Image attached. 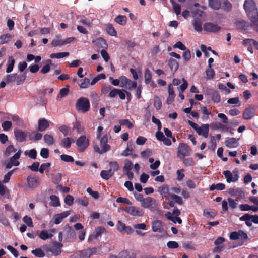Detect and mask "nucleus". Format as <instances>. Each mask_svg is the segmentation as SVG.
Masks as SVG:
<instances>
[{"mask_svg": "<svg viewBox=\"0 0 258 258\" xmlns=\"http://www.w3.org/2000/svg\"><path fill=\"white\" fill-rule=\"evenodd\" d=\"M12 126V123L10 121H5L2 123V127L4 131H9Z\"/></svg>", "mask_w": 258, "mask_h": 258, "instance_id": "55", "label": "nucleus"}, {"mask_svg": "<svg viewBox=\"0 0 258 258\" xmlns=\"http://www.w3.org/2000/svg\"><path fill=\"white\" fill-rule=\"evenodd\" d=\"M169 96L167 99V103L168 104H171L173 101L175 96L173 87L172 84L168 85V87Z\"/></svg>", "mask_w": 258, "mask_h": 258, "instance_id": "21", "label": "nucleus"}, {"mask_svg": "<svg viewBox=\"0 0 258 258\" xmlns=\"http://www.w3.org/2000/svg\"><path fill=\"white\" fill-rule=\"evenodd\" d=\"M190 148L185 143H180L178 148V156L181 159H183L185 156L190 155Z\"/></svg>", "mask_w": 258, "mask_h": 258, "instance_id": "6", "label": "nucleus"}, {"mask_svg": "<svg viewBox=\"0 0 258 258\" xmlns=\"http://www.w3.org/2000/svg\"><path fill=\"white\" fill-rule=\"evenodd\" d=\"M76 144L79 152H83L89 147L90 141L85 135H82L76 140Z\"/></svg>", "mask_w": 258, "mask_h": 258, "instance_id": "5", "label": "nucleus"}, {"mask_svg": "<svg viewBox=\"0 0 258 258\" xmlns=\"http://www.w3.org/2000/svg\"><path fill=\"white\" fill-rule=\"evenodd\" d=\"M53 236V234L48 233V231L46 230H42L39 234V238L43 240H46L48 239H50Z\"/></svg>", "mask_w": 258, "mask_h": 258, "instance_id": "26", "label": "nucleus"}, {"mask_svg": "<svg viewBox=\"0 0 258 258\" xmlns=\"http://www.w3.org/2000/svg\"><path fill=\"white\" fill-rule=\"evenodd\" d=\"M31 253L35 256L38 257H43L45 255V253L40 248L32 250Z\"/></svg>", "mask_w": 258, "mask_h": 258, "instance_id": "50", "label": "nucleus"}, {"mask_svg": "<svg viewBox=\"0 0 258 258\" xmlns=\"http://www.w3.org/2000/svg\"><path fill=\"white\" fill-rule=\"evenodd\" d=\"M119 123L121 125L126 126L129 129L134 127V124L128 119H121L119 120Z\"/></svg>", "mask_w": 258, "mask_h": 258, "instance_id": "52", "label": "nucleus"}, {"mask_svg": "<svg viewBox=\"0 0 258 258\" xmlns=\"http://www.w3.org/2000/svg\"><path fill=\"white\" fill-rule=\"evenodd\" d=\"M152 155V151L149 148H147L146 150L143 151L141 153V155L144 158H147Z\"/></svg>", "mask_w": 258, "mask_h": 258, "instance_id": "59", "label": "nucleus"}, {"mask_svg": "<svg viewBox=\"0 0 258 258\" xmlns=\"http://www.w3.org/2000/svg\"><path fill=\"white\" fill-rule=\"evenodd\" d=\"M69 89L68 86L61 89L57 96V98H62L67 96L69 94Z\"/></svg>", "mask_w": 258, "mask_h": 258, "instance_id": "51", "label": "nucleus"}, {"mask_svg": "<svg viewBox=\"0 0 258 258\" xmlns=\"http://www.w3.org/2000/svg\"><path fill=\"white\" fill-rule=\"evenodd\" d=\"M53 246L48 249L47 251H50L54 256L60 255L62 251L63 244L61 242L53 241Z\"/></svg>", "mask_w": 258, "mask_h": 258, "instance_id": "10", "label": "nucleus"}, {"mask_svg": "<svg viewBox=\"0 0 258 258\" xmlns=\"http://www.w3.org/2000/svg\"><path fill=\"white\" fill-rule=\"evenodd\" d=\"M165 217H166V218L167 219L171 220L174 223H176L177 222V218H179L178 216H172V214L170 212H168L167 213H166L165 214Z\"/></svg>", "mask_w": 258, "mask_h": 258, "instance_id": "61", "label": "nucleus"}, {"mask_svg": "<svg viewBox=\"0 0 258 258\" xmlns=\"http://www.w3.org/2000/svg\"><path fill=\"white\" fill-rule=\"evenodd\" d=\"M193 25L195 29L198 32H201L202 30V23L200 20H195Z\"/></svg>", "mask_w": 258, "mask_h": 258, "instance_id": "58", "label": "nucleus"}, {"mask_svg": "<svg viewBox=\"0 0 258 258\" xmlns=\"http://www.w3.org/2000/svg\"><path fill=\"white\" fill-rule=\"evenodd\" d=\"M158 191L161 195L166 198L168 196L169 193V188L167 185H164L159 187L158 188Z\"/></svg>", "mask_w": 258, "mask_h": 258, "instance_id": "36", "label": "nucleus"}, {"mask_svg": "<svg viewBox=\"0 0 258 258\" xmlns=\"http://www.w3.org/2000/svg\"><path fill=\"white\" fill-rule=\"evenodd\" d=\"M116 228L118 231L121 233H126L130 234L132 232V229L130 226H126L124 223L120 221H118L116 225Z\"/></svg>", "mask_w": 258, "mask_h": 258, "instance_id": "15", "label": "nucleus"}, {"mask_svg": "<svg viewBox=\"0 0 258 258\" xmlns=\"http://www.w3.org/2000/svg\"><path fill=\"white\" fill-rule=\"evenodd\" d=\"M75 107L76 109L83 113H86L90 110V102L88 98L80 97L76 102Z\"/></svg>", "mask_w": 258, "mask_h": 258, "instance_id": "2", "label": "nucleus"}, {"mask_svg": "<svg viewBox=\"0 0 258 258\" xmlns=\"http://www.w3.org/2000/svg\"><path fill=\"white\" fill-rule=\"evenodd\" d=\"M26 78V73H23L22 74L18 75L17 74L16 84L18 85H21L23 83Z\"/></svg>", "mask_w": 258, "mask_h": 258, "instance_id": "38", "label": "nucleus"}, {"mask_svg": "<svg viewBox=\"0 0 258 258\" xmlns=\"http://www.w3.org/2000/svg\"><path fill=\"white\" fill-rule=\"evenodd\" d=\"M106 31L108 34L112 36H116L117 34V32L114 29L113 25L111 24H108L106 26Z\"/></svg>", "mask_w": 258, "mask_h": 258, "instance_id": "41", "label": "nucleus"}, {"mask_svg": "<svg viewBox=\"0 0 258 258\" xmlns=\"http://www.w3.org/2000/svg\"><path fill=\"white\" fill-rule=\"evenodd\" d=\"M162 222L160 220L154 221L152 224V229L154 232H162Z\"/></svg>", "mask_w": 258, "mask_h": 258, "instance_id": "22", "label": "nucleus"}, {"mask_svg": "<svg viewBox=\"0 0 258 258\" xmlns=\"http://www.w3.org/2000/svg\"><path fill=\"white\" fill-rule=\"evenodd\" d=\"M50 199L51 200L50 203L51 206L53 207H58L60 206L59 199L57 196L55 195H51L50 196Z\"/></svg>", "mask_w": 258, "mask_h": 258, "instance_id": "33", "label": "nucleus"}, {"mask_svg": "<svg viewBox=\"0 0 258 258\" xmlns=\"http://www.w3.org/2000/svg\"><path fill=\"white\" fill-rule=\"evenodd\" d=\"M17 169V168L13 169V170L9 171L4 176V179L3 180V182L4 183H6L8 182L10 180V179L14 172L15 170Z\"/></svg>", "mask_w": 258, "mask_h": 258, "instance_id": "53", "label": "nucleus"}, {"mask_svg": "<svg viewBox=\"0 0 258 258\" xmlns=\"http://www.w3.org/2000/svg\"><path fill=\"white\" fill-rule=\"evenodd\" d=\"M26 156H28L32 159H35L37 157V151L35 149H32L30 151L26 150L24 152Z\"/></svg>", "mask_w": 258, "mask_h": 258, "instance_id": "40", "label": "nucleus"}, {"mask_svg": "<svg viewBox=\"0 0 258 258\" xmlns=\"http://www.w3.org/2000/svg\"><path fill=\"white\" fill-rule=\"evenodd\" d=\"M108 136L105 134L100 139L101 149L98 145H94L93 148L96 152L99 154H103L109 151L110 149V146L107 144Z\"/></svg>", "mask_w": 258, "mask_h": 258, "instance_id": "4", "label": "nucleus"}, {"mask_svg": "<svg viewBox=\"0 0 258 258\" xmlns=\"http://www.w3.org/2000/svg\"><path fill=\"white\" fill-rule=\"evenodd\" d=\"M59 130L63 134L64 136L70 135L71 130L66 125H61L58 127Z\"/></svg>", "mask_w": 258, "mask_h": 258, "instance_id": "35", "label": "nucleus"}, {"mask_svg": "<svg viewBox=\"0 0 258 258\" xmlns=\"http://www.w3.org/2000/svg\"><path fill=\"white\" fill-rule=\"evenodd\" d=\"M119 258H135V255L132 250H124L118 254Z\"/></svg>", "mask_w": 258, "mask_h": 258, "instance_id": "25", "label": "nucleus"}, {"mask_svg": "<svg viewBox=\"0 0 258 258\" xmlns=\"http://www.w3.org/2000/svg\"><path fill=\"white\" fill-rule=\"evenodd\" d=\"M244 9L247 15L254 26V29L258 32V10L253 0H245Z\"/></svg>", "mask_w": 258, "mask_h": 258, "instance_id": "1", "label": "nucleus"}, {"mask_svg": "<svg viewBox=\"0 0 258 258\" xmlns=\"http://www.w3.org/2000/svg\"><path fill=\"white\" fill-rule=\"evenodd\" d=\"M168 64L172 72H176L178 68V63L175 59L172 58L170 59L168 61Z\"/></svg>", "mask_w": 258, "mask_h": 258, "instance_id": "28", "label": "nucleus"}, {"mask_svg": "<svg viewBox=\"0 0 258 258\" xmlns=\"http://www.w3.org/2000/svg\"><path fill=\"white\" fill-rule=\"evenodd\" d=\"M114 174L111 170H102L100 173V176L105 180H108Z\"/></svg>", "mask_w": 258, "mask_h": 258, "instance_id": "29", "label": "nucleus"}, {"mask_svg": "<svg viewBox=\"0 0 258 258\" xmlns=\"http://www.w3.org/2000/svg\"><path fill=\"white\" fill-rule=\"evenodd\" d=\"M225 185L224 184L222 183H219L216 184H212L210 187L209 190L210 191H213L215 189H217L218 190H223L225 189Z\"/></svg>", "mask_w": 258, "mask_h": 258, "instance_id": "34", "label": "nucleus"}, {"mask_svg": "<svg viewBox=\"0 0 258 258\" xmlns=\"http://www.w3.org/2000/svg\"><path fill=\"white\" fill-rule=\"evenodd\" d=\"M235 24L236 28L240 31L247 30L252 26L254 28V26L251 22L250 24L249 22L242 19L236 20Z\"/></svg>", "mask_w": 258, "mask_h": 258, "instance_id": "8", "label": "nucleus"}, {"mask_svg": "<svg viewBox=\"0 0 258 258\" xmlns=\"http://www.w3.org/2000/svg\"><path fill=\"white\" fill-rule=\"evenodd\" d=\"M74 197L70 195H67L64 198V203L68 206H72L74 203Z\"/></svg>", "mask_w": 258, "mask_h": 258, "instance_id": "60", "label": "nucleus"}, {"mask_svg": "<svg viewBox=\"0 0 258 258\" xmlns=\"http://www.w3.org/2000/svg\"><path fill=\"white\" fill-rule=\"evenodd\" d=\"M170 198L173 199L174 202L179 205H182L183 204V201L182 198L175 194H171L170 195Z\"/></svg>", "mask_w": 258, "mask_h": 258, "instance_id": "63", "label": "nucleus"}, {"mask_svg": "<svg viewBox=\"0 0 258 258\" xmlns=\"http://www.w3.org/2000/svg\"><path fill=\"white\" fill-rule=\"evenodd\" d=\"M141 205L144 208H150L151 209L156 210L158 208L156 200L151 197L145 198Z\"/></svg>", "mask_w": 258, "mask_h": 258, "instance_id": "7", "label": "nucleus"}, {"mask_svg": "<svg viewBox=\"0 0 258 258\" xmlns=\"http://www.w3.org/2000/svg\"><path fill=\"white\" fill-rule=\"evenodd\" d=\"M28 137L29 140L33 141H38L40 140L42 137V134L39 133H34L32 134L28 133Z\"/></svg>", "mask_w": 258, "mask_h": 258, "instance_id": "37", "label": "nucleus"}, {"mask_svg": "<svg viewBox=\"0 0 258 258\" xmlns=\"http://www.w3.org/2000/svg\"><path fill=\"white\" fill-rule=\"evenodd\" d=\"M96 43L98 46L103 48H106L107 47V43L106 40L101 37L97 39Z\"/></svg>", "mask_w": 258, "mask_h": 258, "instance_id": "49", "label": "nucleus"}, {"mask_svg": "<svg viewBox=\"0 0 258 258\" xmlns=\"http://www.w3.org/2000/svg\"><path fill=\"white\" fill-rule=\"evenodd\" d=\"M12 38L11 35L7 34L0 37V44H3L8 42Z\"/></svg>", "mask_w": 258, "mask_h": 258, "instance_id": "48", "label": "nucleus"}, {"mask_svg": "<svg viewBox=\"0 0 258 258\" xmlns=\"http://www.w3.org/2000/svg\"><path fill=\"white\" fill-rule=\"evenodd\" d=\"M70 214L71 212L70 211H67L59 214H55L53 216V219L54 220V223L55 224H60L62 221L63 219L67 217Z\"/></svg>", "mask_w": 258, "mask_h": 258, "instance_id": "17", "label": "nucleus"}, {"mask_svg": "<svg viewBox=\"0 0 258 258\" xmlns=\"http://www.w3.org/2000/svg\"><path fill=\"white\" fill-rule=\"evenodd\" d=\"M49 126V123L45 118H41L38 120V130L40 132L45 131Z\"/></svg>", "mask_w": 258, "mask_h": 258, "instance_id": "19", "label": "nucleus"}, {"mask_svg": "<svg viewBox=\"0 0 258 258\" xmlns=\"http://www.w3.org/2000/svg\"><path fill=\"white\" fill-rule=\"evenodd\" d=\"M152 73L149 69H147L145 72V82L146 84L151 82Z\"/></svg>", "mask_w": 258, "mask_h": 258, "instance_id": "45", "label": "nucleus"}, {"mask_svg": "<svg viewBox=\"0 0 258 258\" xmlns=\"http://www.w3.org/2000/svg\"><path fill=\"white\" fill-rule=\"evenodd\" d=\"M127 19V18L126 16H125L124 15H118V16H117L116 17H115L114 21L117 23H118L120 25H121L122 26H124V25H126V24Z\"/></svg>", "mask_w": 258, "mask_h": 258, "instance_id": "31", "label": "nucleus"}, {"mask_svg": "<svg viewBox=\"0 0 258 258\" xmlns=\"http://www.w3.org/2000/svg\"><path fill=\"white\" fill-rule=\"evenodd\" d=\"M204 30L211 33H216L221 29V27L217 24L211 22H207L204 24Z\"/></svg>", "mask_w": 258, "mask_h": 258, "instance_id": "13", "label": "nucleus"}, {"mask_svg": "<svg viewBox=\"0 0 258 258\" xmlns=\"http://www.w3.org/2000/svg\"><path fill=\"white\" fill-rule=\"evenodd\" d=\"M69 55V53L67 52H59L56 53H52L50 55V57L51 58H61L65 57H67Z\"/></svg>", "mask_w": 258, "mask_h": 258, "instance_id": "39", "label": "nucleus"}, {"mask_svg": "<svg viewBox=\"0 0 258 258\" xmlns=\"http://www.w3.org/2000/svg\"><path fill=\"white\" fill-rule=\"evenodd\" d=\"M221 7L225 11H230L232 8L231 4L228 0H224Z\"/></svg>", "mask_w": 258, "mask_h": 258, "instance_id": "42", "label": "nucleus"}, {"mask_svg": "<svg viewBox=\"0 0 258 258\" xmlns=\"http://www.w3.org/2000/svg\"><path fill=\"white\" fill-rule=\"evenodd\" d=\"M17 77V74H11L6 76L5 80L7 84L11 83L15 81Z\"/></svg>", "mask_w": 258, "mask_h": 258, "instance_id": "44", "label": "nucleus"}, {"mask_svg": "<svg viewBox=\"0 0 258 258\" xmlns=\"http://www.w3.org/2000/svg\"><path fill=\"white\" fill-rule=\"evenodd\" d=\"M187 122L197 132L199 135L203 136L205 138L208 137L209 131V124H204L201 126H199L197 124L190 120H188Z\"/></svg>", "mask_w": 258, "mask_h": 258, "instance_id": "3", "label": "nucleus"}, {"mask_svg": "<svg viewBox=\"0 0 258 258\" xmlns=\"http://www.w3.org/2000/svg\"><path fill=\"white\" fill-rule=\"evenodd\" d=\"M255 113L254 106L251 105L244 109L243 112V118L245 120H249L254 116Z\"/></svg>", "mask_w": 258, "mask_h": 258, "instance_id": "14", "label": "nucleus"}, {"mask_svg": "<svg viewBox=\"0 0 258 258\" xmlns=\"http://www.w3.org/2000/svg\"><path fill=\"white\" fill-rule=\"evenodd\" d=\"M44 140L48 145H51L54 143V140L53 136L48 134H46L44 135Z\"/></svg>", "mask_w": 258, "mask_h": 258, "instance_id": "47", "label": "nucleus"}, {"mask_svg": "<svg viewBox=\"0 0 258 258\" xmlns=\"http://www.w3.org/2000/svg\"><path fill=\"white\" fill-rule=\"evenodd\" d=\"M206 74L209 79H213L215 75V71L211 68H208L206 69Z\"/></svg>", "mask_w": 258, "mask_h": 258, "instance_id": "62", "label": "nucleus"}, {"mask_svg": "<svg viewBox=\"0 0 258 258\" xmlns=\"http://www.w3.org/2000/svg\"><path fill=\"white\" fill-rule=\"evenodd\" d=\"M223 174L224 175L226 179V181L228 183L236 182L238 179V176L237 174L233 175L231 172L229 170L224 171Z\"/></svg>", "mask_w": 258, "mask_h": 258, "instance_id": "18", "label": "nucleus"}, {"mask_svg": "<svg viewBox=\"0 0 258 258\" xmlns=\"http://www.w3.org/2000/svg\"><path fill=\"white\" fill-rule=\"evenodd\" d=\"M14 133L16 141L20 143L25 142L27 136H28L27 133L18 128L15 129Z\"/></svg>", "mask_w": 258, "mask_h": 258, "instance_id": "12", "label": "nucleus"}, {"mask_svg": "<svg viewBox=\"0 0 258 258\" xmlns=\"http://www.w3.org/2000/svg\"><path fill=\"white\" fill-rule=\"evenodd\" d=\"M17 150L14 148L13 145L8 146L6 149L5 155L7 156H10L12 153L16 152Z\"/></svg>", "mask_w": 258, "mask_h": 258, "instance_id": "64", "label": "nucleus"}, {"mask_svg": "<svg viewBox=\"0 0 258 258\" xmlns=\"http://www.w3.org/2000/svg\"><path fill=\"white\" fill-rule=\"evenodd\" d=\"M137 86V83L136 82H133L131 80H128L125 85V87L127 89L131 90L132 89L136 88Z\"/></svg>", "mask_w": 258, "mask_h": 258, "instance_id": "57", "label": "nucleus"}, {"mask_svg": "<svg viewBox=\"0 0 258 258\" xmlns=\"http://www.w3.org/2000/svg\"><path fill=\"white\" fill-rule=\"evenodd\" d=\"M47 62V64L43 66L40 71L41 73L42 74H46L49 72L50 70L49 64H51L52 63V61L50 59H48Z\"/></svg>", "mask_w": 258, "mask_h": 258, "instance_id": "56", "label": "nucleus"}, {"mask_svg": "<svg viewBox=\"0 0 258 258\" xmlns=\"http://www.w3.org/2000/svg\"><path fill=\"white\" fill-rule=\"evenodd\" d=\"M15 60L12 56H10L8 58V65L6 69V72L9 73L11 72L15 64Z\"/></svg>", "mask_w": 258, "mask_h": 258, "instance_id": "32", "label": "nucleus"}, {"mask_svg": "<svg viewBox=\"0 0 258 258\" xmlns=\"http://www.w3.org/2000/svg\"><path fill=\"white\" fill-rule=\"evenodd\" d=\"M208 94L211 96L212 100L216 103H219L221 101V97L218 92L213 89H210Z\"/></svg>", "mask_w": 258, "mask_h": 258, "instance_id": "23", "label": "nucleus"}, {"mask_svg": "<svg viewBox=\"0 0 258 258\" xmlns=\"http://www.w3.org/2000/svg\"><path fill=\"white\" fill-rule=\"evenodd\" d=\"M226 146L230 148H236L238 146V140L235 138H229L225 141Z\"/></svg>", "mask_w": 258, "mask_h": 258, "instance_id": "20", "label": "nucleus"}, {"mask_svg": "<svg viewBox=\"0 0 258 258\" xmlns=\"http://www.w3.org/2000/svg\"><path fill=\"white\" fill-rule=\"evenodd\" d=\"M74 142V140L72 138L69 137H66L62 139L60 141V145L68 149L71 147V144Z\"/></svg>", "mask_w": 258, "mask_h": 258, "instance_id": "24", "label": "nucleus"}, {"mask_svg": "<svg viewBox=\"0 0 258 258\" xmlns=\"http://www.w3.org/2000/svg\"><path fill=\"white\" fill-rule=\"evenodd\" d=\"M203 215L207 218H213L216 215V213L213 210L209 211L207 209H205L203 211Z\"/></svg>", "mask_w": 258, "mask_h": 258, "instance_id": "54", "label": "nucleus"}, {"mask_svg": "<svg viewBox=\"0 0 258 258\" xmlns=\"http://www.w3.org/2000/svg\"><path fill=\"white\" fill-rule=\"evenodd\" d=\"M229 238L231 240L241 239L246 240L248 239L247 234L241 230L233 231L230 233Z\"/></svg>", "mask_w": 258, "mask_h": 258, "instance_id": "9", "label": "nucleus"}, {"mask_svg": "<svg viewBox=\"0 0 258 258\" xmlns=\"http://www.w3.org/2000/svg\"><path fill=\"white\" fill-rule=\"evenodd\" d=\"M251 215L246 213L242 216L239 218V220L241 221H245V224L248 226H251L252 225V220Z\"/></svg>", "mask_w": 258, "mask_h": 258, "instance_id": "27", "label": "nucleus"}, {"mask_svg": "<svg viewBox=\"0 0 258 258\" xmlns=\"http://www.w3.org/2000/svg\"><path fill=\"white\" fill-rule=\"evenodd\" d=\"M78 84L81 88H86L89 86L90 80L87 78H85L81 80Z\"/></svg>", "mask_w": 258, "mask_h": 258, "instance_id": "43", "label": "nucleus"}, {"mask_svg": "<svg viewBox=\"0 0 258 258\" xmlns=\"http://www.w3.org/2000/svg\"><path fill=\"white\" fill-rule=\"evenodd\" d=\"M96 234L95 235V239H97L98 237L101 236L102 234L106 232V230L104 227L102 226L97 227L96 229Z\"/></svg>", "mask_w": 258, "mask_h": 258, "instance_id": "46", "label": "nucleus"}, {"mask_svg": "<svg viewBox=\"0 0 258 258\" xmlns=\"http://www.w3.org/2000/svg\"><path fill=\"white\" fill-rule=\"evenodd\" d=\"M27 181L29 187L31 188H35L39 185V178L36 176H29Z\"/></svg>", "mask_w": 258, "mask_h": 258, "instance_id": "16", "label": "nucleus"}, {"mask_svg": "<svg viewBox=\"0 0 258 258\" xmlns=\"http://www.w3.org/2000/svg\"><path fill=\"white\" fill-rule=\"evenodd\" d=\"M124 210L134 216H142L144 214L143 210L139 207L130 206L126 207Z\"/></svg>", "mask_w": 258, "mask_h": 258, "instance_id": "11", "label": "nucleus"}, {"mask_svg": "<svg viewBox=\"0 0 258 258\" xmlns=\"http://www.w3.org/2000/svg\"><path fill=\"white\" fill-rule=\"evenodd\" d=\"M209 6L215 10H218L221 6L220 0H208Z\"/></svg>", "mask_w": 258, "mask_h": 258, "instance_id": "30", "label": "nucleus"}]
</instances>
